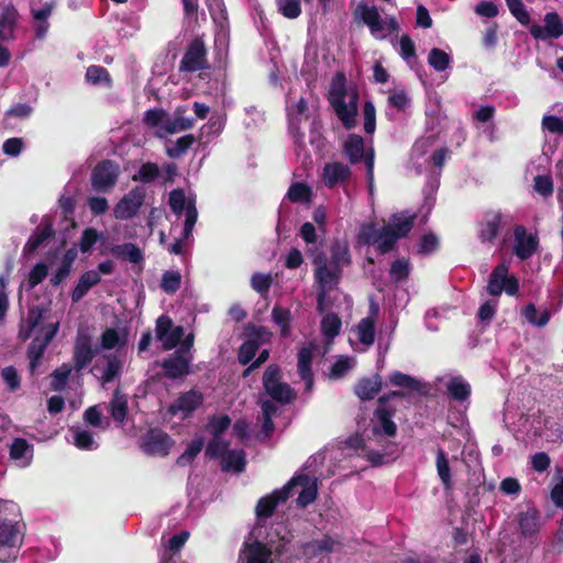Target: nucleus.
I'll use <instances>...</instances> for the list:
<instances>
[{
	"instance_id": "34",
	"label": "nucleus",
	"mask_w": 563,
	"mask_h": 563,
	"mask_svg": "<svg viewBox=\"0 0 563 563\" xmlns=\"http://www.w3.org/2000/svg\"><path fill=\"white\" fill-rule=\"evenodd\" d=\"M446 390L449 397L457 401H465L471 396V385L460 376H454L448 382Z\"/></svg>"
},
{
	"instance_id": "24",
	"label": "nucleus",
	"mask_w": 563,
	"mask_h": 563,
	"mask_svg": "<svg viewBox=\"0 0 563 563\" xmlns=\"http://www.w3.org/2000/svg\"><path fill=\"white\" fill-rule=\"evenodd\" d=\"M19 12L13 5L4 7L0 12V41L10 42L15 38Z\"/></svg>"
},
{
	"instance_id": "7",
	"label": "nucleus",
	"mask_w": 563,
	"mask_h": 563,
	"mask_svg": "<svg viewBox=\"0 0 563 563\" xmlns=\"http://www.w3.org/2000/svg\"><path fill=\"white\" fill-rule=\"evenodd\" d=\"M58 322L43 325L38 331L40 333L29 344L26 354L30 361V371L32 375L34 374L35 368L40 364L47 346L58 332Z\"/></svg>"
},
{
	"instance_id": "56",
	"label": "nucleus",
	"mask_w": 563,
	"mask_h": 563,
	"mask_svg": "<svg viewBox=\"0 0 563 563\" xmlns=\"http://www.w3.org/2000/svg\"><path fill=\"white\" fill-rule=\"evenodd\" d=\"M364 131L366 134H374L376 130V108L373 101L366 100L363 104Z\"/></svg>"
},
{
	"instance_id": "2",
	"label": "nucleus",
	"mask_w": 563,
	"mask_h": 563,
	"mask_svg": "<svg viewBox=\"0 0 563 563\" xmlns=\"http://www.w3.org/2000/svg\"><path fill=\"white\" fill-rule=\"evenodd\" d=\"M16 505L12 501H0V563L14 562L20 553L24 538V525L16 519L18 515L9 518Z\"/></svg>"
},
{
	"instance_id": "27",
	"label": "nucleus",
	"mask_w": 563,
	"mask_h": 563,
	"mask_svg": "<svg viewBox=\"0 0 563 563\" xmlns=\"http://www.w3.org/2000/svg\"><path fill=\"white\" fill-rule=\"evenodd\" d=\"M371 312L373 316L363 318L357 324V338L360 342L366 346H369L375 341L376 335V321L375 316L378 313V307L376 305L371 306Z\"/></svg>"
},
{
	"instance_id": "22",
	"label": "nucleus",
	"mask_w": 563,
	"mask_h": 563,
	"mask_svg": "<svg viewBox=\"0 0 563 563\" xmlns=\"http://www.w3.org/2000/svg\"><path fill=\"white\" fill-rule=\"evenodd\" d=\"M352 176L351 168L342 162L327 163L323 167V184L332 189L339 184L347 181Z\"/></svg>"
},
{
	"instance_id": "9",
	"label": "nucleus",
	"mask_w": 563,
	"mask_h": 563,
	"mask_svg": "<svg viewBox=\"0 0 563 563\" xmlns=\"http://www.w3.org/2000/svg\"><path fill=\"white\" fill-rule=\"evenodd\" d=\"M396 406H383L377 404L372 418L373 437L394 438L397 434L398 427L393 420V417L396 415Z\"/></svg>"
},
{
	"instance_id": "11",
	"label": "nucleus",
	"mask_w": 563,
	"mask_h": 563,
	"mask_svg": "<svg viewBox=\"0 0 563 563\" xmlns=\"http://www.w3.org/2000/svg\"><path fill=\"white\" fill-rule=\"evenodd\" d=\"M119 175V165L111 159H103L91 172V186L97 191H107L117 184Z\"/></svg>"
},
{
	"instance_id": "12",
	"label": "nucleus",
	"mask_w": 563,
	"mask_h": 563,
	"mask_svg": "<svg viewBox=\"0 0 563 563\" xmlns=\"http://www.w3.org/2000/svg\"><path fill=\"white\" fill-rule=\"evenodd\" d=\"M156 339L162 342L164 351H170L181 342L185 330L183 325H174L173 320L162 314L156 320Z\"/></svg>"
},
{
	"instance_id": "30",
	"label": "nucleus",
	"mask_w": 563,
	"mask_h": 563,
	"mask_svg": "<svg viewBox=\"0 0 563 563\" xmlns=\"http://www.w3.org/2000/svg\"><path fill=\"white\" fill-rule=\"evenodd\" d=\"M519 531L523 537H532L540 529V512L536 507L518 515Z\"/></svg>"
},
{
	"instance_id": "28",
	"label": "nucleus",
	"mask_w": 563,
	"mask_h": 563,
	"mask_svg": "<svg viewBox=\"0 0 563 563\" xmlns=\"http://www.w3.org/2000/svg\"><path fill=\"white\" fill-rule=\"evenodd\" d=\"M355 14L360 15L361 20L369 27L372 34L382 32L385 29L379 12L375 5L366 3H358Z\"/></svg>"
},
{
	"instance_id": "47",
	"label": "nucleus",
	"mask_w": 563,
	"mask_h": 563,
	"mask_svg": "<svg viewBox=\"0 0 563 563\" xmlns=\"http://www.w3.org/2000/svg\"><path fill=\"white\" fill-rule=\"evenodd\" d=\"M181 286V274L178 271H165L161 279V288L167 295L175 294Z\"/></svg>"
},
{
	"instance_id": "31",
	"label": "nucleus",
	"mask_w": 563,
	"mask_h": 563,
	"mask_svg": "<svg viewBox=\"0 0 563 563\" xmlns=\"http://www.w3.org/2000/svg\"><path fill=\"white\" fill-rule=\"evenodd\" d=\"M101 280V277L97 271H87L79 277V280L75 288L71 291V300L73 302L80 301L92 288L98 285Z\"/></svg>"
},
{
	"instance_id": "59",
	"label": "nucleus",
	"mask_w": 563,
	"mask_h": 563,
	"mask_svg": "<svg viewBox=\"0 0 563 563\" xmlns=\"http://www.w3.org/2000/svg\"><path fill=\"white\" fill-rule=\"evenodd\" d=\"M247 341H254L257 346L267 342L272 333L263 325L249 324L245 329Z\"/></svg>"
},
{
	"instance_id": "44",
	"label": "nucleus",
	"mask_w": 563,
	"mask_h": 563,
	"mask_svg": "<svg viewBox=\"0 0 563 563\" xmlns=\"http://www.w3.org/2000/svg\"><path fill=\"white\" fill-rule=\"evenodd\" d=\"M203 445H205L203 438L200 437V438L194 439L188 444L185 452L177 457L176 464L179 467H185V466L190 465L194 462V460L198 456V454L201 452Z\"/></svg>"
},
{
	"instance_id": "49",
	"label": "nucleus",
	"mask_w": 563,
	"mask_h": 563,
	"mask_svg": "<svg viewBox=\"0 0 563 563\" xmlns=\"http://www.w3.org/2000/svg\"><path fill=\"white\" fill-rule=\"evenodd\" d=\"M341 319L336 313H327L321 320V331L328 339H333L341 331Z\"/></svg>"
},
{
	"instance_id": "43",
	"label": "nucleus",
	"mask_w": 563,
	"mask_h": 563,
	"mask_svg": "<svg viewBox=\"0 0 563 563\" xmlns=\"http://www.w3.org/2000/svg\"><path fill=\"white\" fill-rule=\"evenodd\" d=\"M411 267L409 260L397 258L395 260L389 269V278L395 284L406 282L410 276Z\"/></svg>"
},
{
	"instance_id": "36",
	"label": "nucleus",
	"mask_w": 563,
	"mask_h": 563,
	"mask_svg": "<svg viewBox=\"0 0 563 563\" xmlns=\"http://www.w3.org/2000/svg\"><path fill=\"white\" fill-rule=\"evenodd\" d=\"M272 319L279 327L280 335L288 338L291 333V312L288 308L275 305L272 310Z\"/></svg>"
},
{
	"instance_id": "48",
	"label": "nucleus",
	"mask_w": 563,
	"mask_h": 563,
	"mask_svg": "<svg viewBox=\"0 0 563 563\" xmlns=\"http://www.w3.org/2000/svg\"><path fill=\"white\" fill-rule=\"evenodd\" d=\"M523 316L527 321L536 327L542 328L545 327L551 318V314L548 309H544L539 316L536 305L530 302L523 309Z\"/></svg>"
},
{
	"instance_id": "61",
	"label": "nucleus",
	"mask_w": 563,
	"mask_h": 563,
	"mask_svg": "<svg viewBox=\"0 0 563 563\" xmlns=\"http://www.w3.org/2000/svg\"><path fill=\"white\" fill-rule=\"evenodd\" d=\"M351 358L349 356H340L331 366L329 378L336 380L344 377L351 369Z\"/></svg>"
},
{
	"instance_id": "32",
	"label": "nucleus",
	"mask_w": 563,
	"mask_h": 563,
	"mask_svg": "<svg viewBox=\"0 0 563 563\" xmlns=\"http://www.w3.org/2000/svg\"><path fill=\"white\" fill-rule=\"evenodd\" d=\"M246 563H272V550L261 541L246 545Z\"/></svg>"
},
{
	"instance_id": "64",
	"label": "nucleus",
	"mask_w": 563,
	"mask_h": 563,
	"mask_svg": "<svg viewBox=\"0 0 563 563\" xmlns=\"http://www.w3.org/2000/svg\"><path fill=\"white\" fill-rule=\"evenodd\" d=\"M273 284V278L269 274L255 273L251 278L252 288L261 295H266Z\"/></svg>"
},
{
	"instance_id": "41",
	"label": "nucleus",
	"mask_w": 563,
	"mask_h": 563,
	"mask_svg": "<svg viewBox=\"0 0 563 563\" xmlns=\"http://www.w3.org/2000/svg\"><path fill=\"white\" fill-rule=\"evenodd\" d=\"M437 472L441 483L443 484L445 489L452 488V478H451V468L449 464V460L446 457V453L442 448H439L437 451V461H435Z\"/></svg>"
},
{
	"instance_id": "60",
	"label": "nucleus",
	"mask_w": 563,
	"mask_h": 563,
	"mask_svg": "<svg viewBox=\"0 0 563 563\" xmlns=\"http://www.w3.org/2000/svg\"><path fill=\"white\" fill-rule=\"evenodd\" d=\"M168 205L175 214L180 216L187 207L185 191L181 188L173 189L169 192Z\"/></svg>"
},
{
	"instance_id": "46",
	"label": "nucleus",
	"mask_w": 563,
	"mask_h": 563,
	"mask_svg": "<svg viewBox=\"0 0 563 563\" xmlns=\"http://www.w3.org/2000/svg\"><path fill=\"white\" fill-rule=\"evenodd\" d=\"M246 460L245 453L243 450L240 451H229L228 454L223 459V471L233 470L236 473H241L245 470Z\"/></svg>"
},
{
	"instance_id": "10",
	"label": "nucleus",
	"mask_w": 563,
	"mask_h": 563,
	"mask_svg": "<svg viewBox=\"0 0 563 563\" xmlns=\"http://www.w3.org/2000/svg\"><path fill=\"white\" fill-rule=\"evenodd\" d=\"M313 264L314 279L319 288L333 290L340 283L342 277V268L328 263L324 253L314 256Z\"/></svg>"
},
{
	"instance_id": "4",
	"label": "nucleus",
	"mask_w": 563,
	"mask_h": 563,
	"mask_svg": "<svg viewBox=\"0 0 563 563\" xmlns=\"http://www.w3.org/2000/svg\"><path fill=\"white\" fill-rule=\"evenodd\" d=\"M282 371L278 365H268L263 375L265 391L276 402L287 405L296 399L295 389L287 383L282 382Z\"/></svg>"
},
{
	"instance_id": "25",
	"label": "nucleus",
	"mask_w": 563,
	"mask_h": 563,
	"mask_svg": "<svg viewBox=\"0 0 563 563\" xmlns=\"http://www.w3.org/2000/svg\"><path fill=\"white\" fill-rule=\"evenodd\" d=\"M187 107L178 106L175 109L174 118H166L164 121L163 130L168 134H174L179 131H186L194 126L195 119L186 117Z\"/></svg>"
},
{
	"instance_id": "29",
	"label": "nucleus",
	"mask_w": 563,
	"mask_h": 563,
	"mask_svg": "<svg viewBox=\"0 0 563 563\" xmlns=\"http://www.w3.org/2000/svg\"><path fill=\"white\" fill-rule=\"evenodd\" d=\"M382 390V378L376 374L373 378L363 377L354 386L355 395L363 401H368Z\"/></svg>"
},
{
	"instance_id": "53",
	"label": "nucleus",
	"mask_w": 563,
	"mask_h": 563,
	"mask_svg": "<svg viewBox=\"0 0 563 563\" xmlns=\"http://www.w3.org/2000/svg\"><path fill=\"white\" fill-rule=\"evenodd\" d=\"M512 16L523 26L531 22L530 14L522 0H505Z\"/></svg>"
},
{
	"instance_id": "20",
	"label": "nucleus",
	"mask_w": 563,
	"mask_h": 563,
	"mask_svg": "<svg viewBox=\"0 0 563 563\" xmlns=\"http://www.w3.org/2000/svg\"><path fill=\"white\" fill-rule=\"evenodd\" d=\"M191 358V356L181 355V351H176L167 358H164L161 366L164 369L165 377L177 379L186 376L189 373Z\"/></svg>"
},
{
	"instance_id": "21",
	"label": "nucleus",
	"mask_w": 563,
	"mask_h": 563,
	"mask_svg": "<svg viewBox=\"0 0 563 563\" xmlns=\"http://www.w3.org/2000/svg\"><path fill=\"white\" fill-rule=\"evenodd\" d=\"M95 356L96 351L92 349L91 338L87 334H79L73 352L75 368L77 371L84 369L91 363Z\"/></svg>"
},
{
	"instance_id": "39",
	"label": "nucleus",
	"mask_w": 563,
	"mask_h": 563,
	"mask_svg": "<svg viewBox=\"0 0 563 563\" xmlns=\"http://www.w3.org/2000/svg\"><path fill=\"white\" fill-rule=\"evenodd\" d=\"M389 383L411 391L423 393V385L420 380L399 371H395L389 375Z\"/></svg>"
},
{
	"instance_id": "51",
	"label": "nucleus",
	"mask_w": 563,
	"mask_h": 563,
	"mask_svg": "<svg viewBox=\"0 0 563 563\" xmlns=\"http://www.w3.org/2000/svg\"><path fill=\"white\" fill-rule=\"evenodd\" d=\"M71 367L67 364H63L52 373L51 388L55 391H62L66 388Z\"/></svg>"
},
{
	"instance_id": "38",
	"label": "nucleus",
	"mask_w": 563,
	"mask_h": 563,
	"mask_svg": "<svg viewBox=\"0 0 563 563\" xmlns=\"http://www.w3.org/2000/svg\"><path fill=\"white\" fill-rule=\"evenodd\" d=\"M128 411L129 406L126 396L122 395L119 389H115L110 401V413L112 419L122 423L126 418Z\"/></svg>"
},
{
	"instance_id": "45",
	"label": "nucleus",
	"mask_w": 563,
	"mask_h": 563,
	"mask_svg": "<svg viewBox=\"0 0 563 563\" xmlns=\"http://www.w3.org/2000/svg\"><path fill=\"white\" fill-rule=\"evenodd\" d=\"M161 174L159 167L156 163H143L136 174L132 176L133 181L143 184L153 183Z\"/></svg>"
},
{
	"instance_id": "33",
	"label": "nucleus",
	"mask_w": 563,
	"mask_h": 563,
	"mask_svg": "<svg viewBox=\"0 0 563 563\" xmlns=\"http://www.w3.org/2000/svg\"><path fill=\"white\" fill-rule=\"evenodd\" d=\"M111 254L118 258L126 260L130 263L139 264L143 261V254L134 243H124L113 245L110 250Z\"/></svg>"
},
{
	"instance_id": "63",
	"label": "nucleus",
	"mask_w": 563,
	"mask_h": 563,
	"mask_svg": "<svg viewBox=\"0 0 563 563\" xmlns=\"http://www.w3.org/2000/svg\"><path fill=\"white\" fill-rule=\"evenodd\" d=\"M166 118L168 117L164 109L153 108L145 111L143 122L151 128H163Z\"/></svg>"
},
{
	"instance_id": "3",
	"label": "nucleus",
	"mask_w": 563,
	"mask_h": 563,
	"mask_svg": "<svg viewBox=\"0 0 563 563\" xmlns=\"http://www.w3.org/2000/svg\"><path fill=\"white\" fill-rule=\"evenodd\" d=\"M417 214L404 217L402 213H393L389 223L383 225L384 241L378 244V252L387 254L393 251L399 239L408 236L415 227Z\"/></svg>"
},
{
	"instance_id": "8",
	"label": "nucleus",
	"mask_w": 563,
	"mask_h": 563,
	"mask_svg": "<svg viewBox=\"0 0 563 563\" xmlns=\"http://www.w3.org/2000/svg\"><path fill=\"white\" fill-rule=\"evenodd\" d=\"M146 197L143 186H135L125 194L114 206L113 216L118 220H130L140 211Z\"/></svg>"
},
{
	"instance_id": "54",
	"label": "nucleus",
	"mask_w": 563,
	"mask_h": 563,
	"mask_svg": "<svg viewBox=\"0 0 563 563\" xmlns=\"http://www.w3.org/2000/svg\"><path fill=\"white\" fill-rule=\"evenodd\" d=\"M451 62V57L448 53L441 48H432L428 55L429 65L437 71H444Z\"/></svg>"
},
{
	"instance_id": "40",
	"label": "nucleus",
	"mask_w": 563,
	"mask_h": 563,
	"mask_svg": "<svg viewBox=\"0 0 563 563\" xmlns=\"http://www.w3.org/2000/svg\"><path fill=\"white\" fill-rule=\"evenodd\" d=\"M330 263L333 266L341 267L351 263V254L346 243L335 241L330 249Z\"/></svg>"
},
{
	"instance_id": "13",
	"label": "nucleus",
	"mask_w": 563,
	"mask_h": 563,
	"mask_svg": "<svg viewBox=\"0 0 563 563\" xmlns=\"http://www.w3.org/2000/svg\"><path fill=\"white\" fill-rule=\"evenodd\" d=\"M544 25L533 23L530 34L537 41L558 40L563 36V21L558 12H548L544 15Z\"/></svg>"
},
{
	"instance_id": "26",
	"label": "nucleus",
	"mask_w": 563,
	"mask_h": 563,
	"mask_svg": "<svg viewBox=\"0 0 563 563\" xmlns=\"http://www.w3.org/2000/svg\"><path fill=\"white\" fill-rule=\"evenodd\" d=\"M365 150L364 139L355 133L347 135L343 144V154L352 165H356L363 161Z\"/></svg>"
},
{
	"instance_id": "35",
	"label": "nucleus",
	"mask_w": 563,
	"mask_h": 563,
	"mask_svg": "<svg viewBox=\"0 0 563 563\" xmlns=\"http://www.w3.org/2000/svg\"><path fill=\"white\" fill-rule=\"evenodd\" d=\"M508 266L505 264L497 265L489 275L487 284V292L490 296H500L504 291V279L507 277Z\"/></svg>"
},
{
	"instance_id": "57",
	"label": "nucleus",
	"mask_w": 563,
	"mask_h": 563,
	"mask_svg": "<svg viewBox=\"0 0 563 563\" xmlns=\"http://www.w3.org/2000/svg\"><path fill=\"white\" fill-rule=\"evenodd\" d=\"M195 143V136L192 134H186L179 137L173 147L167 148V155L173 158L180 157L184 155Z\"/></svg>"
},
{
	"instance_id": "52",
	"label": "nucleus",
	"mask_w": 563,
	"mask_h": 563,
	"mask_svg": "<svg viewBox=\"0 0 563 563\" xmlns=\"http://www.w3.org/2000/svg\"><path fill=\"white\" fill-rule=\"evenodd\" d=\"M311 189L305 183H294L287 191V198L291 202H308L311 199Z\"/></svg>"
},
{
	"instance_id": "1",
	"label": "nucleus",
	"mask_w": 563,
	"mask_h": 563,
	"mask_svg": "<svg viewBox=\"0 0 563 563\" xmlns=\"http://www.w3.org/2000/svg\"><path fill=\"white\" fill-rule=\"evenodd\" d=\"M358 99L357 88L347 89L345 75L336 73L330 84L328 101L346 130L356 125Z\"/></svg>"
},
{
	"instance_id": "23",
	"label": "nucleus",
	"mask_w": 563,
	"mask_h": 563,
	"mask_svg": "<svg viewBox=\"0 0 563 563\" xmlns=\"http://www.w3.org/2000/svg\"><path fill=\"white\" fill-rule=\"evenodd\" d=\"M54 236H55V231L53 228V223L49 220V218L44 217L40 227L26 241V243L23 247V253H25V254L34 253L47 240L53 239Z\"/></svg>"
},
{
	"instance_id": "62",
	"label": "nucleus",
	"mask_w": 563,
	"mask_h": 563,
	"mask_svg": "<svg viewBox=\"0 0 563 563\" xmlns=\"http://www.w3.org/2000/svg\"><path fill=\"white\" fill-rule=\"evenodd\" d=\"M534 190L544 198L552 196L554 187L550 175H537L533 178Z\"/></svg>"
},
{
	"instance_id": "18",
	"label": "nucleus",
	"mask_w": 563,
	"mask_h": 563,
	"mask_svg": "<svg viewBox=\"0 0 563 563\" xmlns=\"http://www.w3.org/2000/svg\"><path fill=\"white\" fill-rule=\"evenodd\" d=\"M503 224V213L489 210L484 213V219L478 224L477 236L482 243H494Z\"/></svg>"
},
{
	"instance_id": "58",
	"label": "nucleus",
	"mask_w": 563,
	"mask_h": 563,
	"mask_svg": "<svg viewBox=\"0 0 563 563\" xmlns=\"http://www.w3.org/2000/svg\"><path fill=\"white\" fill-rule=\"evenodd\" d=\"M278 11L287 19H296L301 14L299 0H275Z\"/></svg>"
},
{
	"instance_id": "14",
	"label": "nucleus",
	"mask_w": 563,
	"mask_h": 563,
	"mask_svg": "<svg viewBox=\"0 0 563 563\" xmlns=\"http://www.w3.org/2000/svg\"><path fill=\"white\" fill-rule=\"evenodd\" d=\"M290 497V485H284L280 489H275L271 494L258 499L255 506V515L260 520L271 518L279 504L286 503Z\"/></svg>"
},
{
	"instance_id": "50",
	"label": "nucleus",
	"mask_w": 563,
	"mask_h": 563,
	"mask_svg": "<svg viewBox=\"0 0 563 563\" xmlns=\"http://www.w3.org/2000/svg\"><path fill=\"white\" fill-rule=\"evenodd\" d=\"M336 542L328 534L322 539L312 540L306 545V551L312 555H320L323 553H332L334 551Z\"/></svg>"
},
{
	"instance_id": "37",
	"label": "nucleus",
	"mask_w": 563,
	"mask_h": 563,
	"mask_svg": "<svg viewBox=\"0 0 563 563\" xmlns=\"http://www.w3.org/2000/svg\"><path fill=\"white\" fill-rule=\"evenodd\" d=\"M383 227L376 228L374 222L365 223L361 227L358 232V242L364 245H375L378 250V244L384 241Z\"/></svg>"
},
{
	"instance_id": "15",
	"label": "nucleus",
	"mask_w": 563,
	"mask_h": 563,
	"mask_svg": "<svg viewBox=\"0 0 563 563\" xmlns=\"http://www.w3.org/2000/svg\"><path fill=\"white\" fill-rule=\"evenodd\" d=\"M316 347L313 342H309L298 351L297 355V373L305 383L306 391H311L314 386V376L311 366Z\"/></svg>"
},
{
	"instance_id": "5",
	"label": "nucleus",
	"mask_w": 563,
	"mask_h": 563,
	"mask_svg": "<svg viewBox=\"0 0 563 563\" xmlns=\"http://www.w3.org/2000/svg\"><path fill=\"white\" fill-rule=\"evenodd\" d=\"M209 68L208 48L201 36L192 38L186 47L178 69L180 73H197Z\"/></svg>"
},
{
	"instance_id": "17",
	"label": "nucleus",
	"mask_w": 563,
	"mask_h": 563,
	"mask_svg": "<svg viewBox=\"0 0 563 563\" xmlns=\"http://www.w3.org/2000/svg\"><path fill=\"white\" fill-rule=\"evenodd\" d=\"M515 236V255L526 261L530 258L539 246V239L534 234H528L527 229L523 225H516L514 229Z\"/></svg>"
},
{
	"instance_id": "6",
	"label": "nucleus",
	"mask_w": 563,
	"mask_h": 563,
	"mask_svg": "<svg viewBox=\"0 0 563 563\" xmlns=\"http://www.w3.org/2000/svg\"><path fill=\"white\" fill-rule=\"evenodd\" d=\"M139 442L144 454L159 457L167 456L175 445V440L159 428H150Z\"/></svg>"
},
{
	"instance_id": "42",
	"label": "nucleus",
	"mask_w": 563,
	"mask_h": 563,
	"mask_svg": "<svg viewBox=\"0 0 563 563\" xmlns=\"http://www.w3.org/2000/svg\"><path fill=\"white\" fill-rule=\"evenodd\" d=\"M86 80L91 85H104L112 87V78L107 68L99 65H91L86 70Z\"/></svg>"
},
{
	"instance_id": "16",
	"label": "nucleus",
	"mask_w": 563,
	"mask_h": 563,
	"mask_svg": "<svg viewBox=\"0 0 563 563\" xmlns=\"http://www.w3.org/2000/svg\"><path fill=\"white\" fill-rule=\"evenodd\" d=\"M203 402V395L197 389H190L181 393L177 399L172 402L167 412L172 416H176L179 412L184 413V417H189L196 409H198Z\"/></svg>"
},
{
	"instance_id": "19",
	"label": "nucleus",
	"mask_w": 563,
	"mask_h": 563,
	"mask_svg": "<svg viewBox=\"0 0 563 563\" xmlns=\"http://www.w3.org/2000/svg\"><path fill=\"white\" fill-rule=\"evenodd\" d=\"M286 485H290V492L296 486L302 487V490L299 493V496L296 500L297 505L301 508H306L318 497L317 481L311 479L307 474H299L294 476Z\"/></svg>"
},
{
	"instance_id": "55",
	"label": "nucleus",
	"mask_w": 563,
	"mask_h": 563,
	"mask_svg": "<svg viewBox=\"0 0 563 563\" xmlns=\"http://www.w3.org/2000/svg\"><path fill=\"white\" fill-rule=\"evenodd\" d=\"M229 452V442L223 441L219 437H212L206 448L205 454L207 457L214 460L220 456H225Z\"/></svg>"
}]
</instances>
